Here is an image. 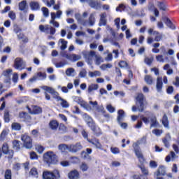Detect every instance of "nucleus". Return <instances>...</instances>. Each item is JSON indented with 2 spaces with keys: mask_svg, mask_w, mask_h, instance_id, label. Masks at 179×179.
<instances>
[{
  "mask_svg": "<svg viewBox=\"0 0 179 179\" xmlns=\"http://www.w3.org/2000/svg\"><path fill=\"white\" fill-rule=\"evenodd\" d=\"M134 153L137 159H138L139 163H141V165L138 166V169H140L141 171V174H140V176L148 177L149 176V169H148V168L145 166V162H146V159H145V157L142 153L141 147H139L138 144H136V146L134 147Z\"/></svg>",
  "mask_w": 179,
  "mask_h": 179,
  "instance_id": "1",
  "label": "nucleus"
},
{
  "mask_svg": "<svg viewBox=\"0 0 179 179\" xmlns=\"http://www.w3.org/2000/svg\"><path fill=\"white\" fill-rule=\"evenodd\" d=\"M140 118L141 120H138L137 124L134 126V128L136 129H141V127L143 126V122L145 125H148L149 122H150V128H157V127L159 125L156 115H152L150 118H149L143 115H141Z\"/></svg>",
  "mask_w": 179,
  "mask_h": 179,
  "instance_id": "2",
  "label": "nucleus"
},
{
  "mask_svg": "<svg viewBox=\"0 0 179 179\" xmlns=\"http://www.w3.org/2000/svg\"><path fill=\"white\" fill-rule=\"evenodd\" d=\"M145 103H146V98L145 97V95L142 93H139L136 96V105L137 106H133L131 108V110L134 113H136V111H139V113H143L145 111Z\"/></svg>",
  "mask_w": 179,
  "mask_h": 179,
  "instance_id": "3",
  "label": "nucleus"
},
{
  "mask_svg": "<svg viewBox=\"0 0 179 179\" xmlns=\"http://www.w3.org/2000/svg\"><path fill=\"white\" fill-rule=\"evenodd\" d=\"M41 89L45 91L44 92V94L46 100H48V101L51 100V96L50 94H52L53 99L57 100V101H59L62 99V97L59 96V93H58V92L55 91V90H54L51 87H49L47 85H43L41 87ZM48 93H50V94H48Z\"/></svg>",
  "mask_w": 179,
  "mask_h": 179,
  "instance_id": "4",
  "label": "nucleus"
},
{
  "mask_svg": "<svg viewBox=\"0 0 179 179\" xmlns=\"http://www.w3.org/2000/svg\"><path fill=\"white\" fill-rule=\"evenodd\" d=\"M43 162L48 166H52V164H57L58 156L52 151H48L43 154Z\"/></svg>",
  "mask_w": 179,
  "mask_h": 179,
  "instance_id": "5",
  "label": "nucleus"
},
{
  "mask_svg": "<svg viewBox=\"0 0 179 179\" xmlns=\"http://www.w3.org/2000/svg\"><path fill=\"white\" fill-rule=\"evenodd\" d=\"M43 179H59L61 177L59 171L55 169L53 171H45L42 175Z\"/></svg>",
  "mask_w": 179,
  "mask_h": 179,
  "instance_id": "6",
  "label": "nucleus"
},
{
  "mask_svg": "<svg viewBox=\"0 0 179 179\" xmlns=\"http://www.w3.org/2000/svg\"><path fill=\"white\" fill-rule=\"evenodd\" d=\"M21 141H22L25 149H31L33 148V139L29 134H24L22 135Z\"/></svg>",
  "mask_w": 179,
  "mask_h": 179,
  "instance_id": "7",
  "label": "nucleus"
},
{
  "mask_svg": "<svg viewBox=\"0 0 179 179\" xmlns=\"http://www.w3.org/2000/svg\"><path fill=\"white\" fill-rule=\"evenodd\" d=\"M1 150L3 155H8V159H12V157H13V150H9V145L8 143H3L1 147Z\"/></svg>",
  "mask_w": 179,
  "mask_h": 179,
  "instance_id": "8",
  "label": "nucleus"
},
{
  "mask_svg": "<svg viewBox=\"0 0 179 179\" xmlns=\"http://www.w3.org/2000/svg\"><path fill=\"white\" fill-rule=\"evenodd\" d=\"M82 149H83V146L80 143L69 145V152L71 153H78V152L82 150Z\"/></svg>",
  "mask_w": 179,
  "mask_h": 179,
  "instance_id": "9",
  "label": "nucleus"
},
{
  "mask_svg": "<svg viewBox=\"0 0 179 179\" xmlns=\"http://www.w3.org/2000/svg\"><path fill=\"white\" fill-rule=\"evenodd\" d=\"M13 72V70L12 69H8L6 71H3L2 73L3 76L6 77V80L4 82L6 83H8V85L12 84V79L10 77L12 76V73Z\"/></svg>",
  "mask_w": 179,
  "mask_h": 179,
  "instance_id": "10",
  "label": "nucleus"
},
{
  "mask_svg": "<svg viewBox=\"0 0 179 179\" xmlns=\"http://www.w3.org/2000/svg\"><path fill=\"white\" fill-rule=\"evenodd\" d=\"M27 108L30 114L37 115L43 113V109L38 106H32V109L29 106Z\"/></svg>",
  "mask_w": 179,
  "mask_h": 179,
  "instance_id": "11",
  "label": "nucleus"
},
{
  "mask_svg": "<svg viewBox=\"0 0 179 179\" xmlns=\"http://www.w3.org/2000/svg\"><path fill=\"white\" fill-rule=\"evenodd\" d=\"M14 68L15 69H20V71L24 69L23 67V59L21 57H17L14 61Z\"/></svg>",
  "mask_w": 179,
  "mask_h": 179,
  "instance_id": "12",
  "label": "nucleus"
},
{
  "mask_svg": "<svg viewBox=\"0 0 179 179\" xmlns=\"http://www.w3.org/2000/svg\"><path fill=\"white\" fill-rule=\"evenodd\" d=\"M88 142L92 145H94L96 149H100L103 150V145L100 143V140L99 138H94V140H89Z\"/></svg>",
  "mask_w": 179,
  "mask_h": 179,
  "instance_id": "13",
  "label": "nucleus"
},
{
  "mask_svg": "<svg viewBox=\"0 0 179 179\" xmlns=\"http://www.w3.org/2000/svg\"><path fill=\"white\" fill-rule=\"evenodd\" d=\"M107 13H103L100 15V20L99 26H106L107 25Z\"/></svg>",
  "mask_w": 179,
  "mask_h": 179,
  "instance_id": "14",
  "label": "nucleus"
},
{
  "mask_svg": "<svg viewBox=\"0 0 179 179\" xmlns=\"http://www.w3.org/2000/svg\"><path fill=\"white\" fill-rule=\"evenodd\" d=\"M18 7L19 10L24 12V13H27V1L26 0L20 2L18 4Z\"/></svg>",
  "mask_w": 179,
  "mask_h": 179,
  "instance_id": "15",
  "label": "nucleus"
},
{
  "mask_svg": "<svg viewBox=\"0 0 179 179\" xmlns=\"http://www.w3.org/2000/svg\"><path fill=\"white\" fill-rule=\"evenodd\" d=\"M166 175V166L163 165H160L155 172V176L157 177H160V176H164Z\"/></svg>",
  "mask_w": 179,
  "mask_h": 179,
  "instance_id": "16",
  "label": "nucleus"
},
{
  "mask_svg": "<svg viewBox=\"0 0 179 179\" xmlns=\"http://www.w3.org/2000/svg\"><path fill=\"white\" fill-rule=\"evenodd\" d=\"M19 118L23 120V121L29 122L31 120V116H30L27 112H21L19 113Z\"/></svg>",
  "mask_w": 179,
  "mask_h": 179,
  "instance_id": "17",
  "label": "nucleus"
},
{
  "mask_svg": "<svg viewBox=\"0 0 179 179\" xmlns=\"http://www.w3.org/2000/svg\"><path fill=\"white\" fill-rule=\"evenodd\" d=\"M163 21L164 22L165 24H166V26L169 27V29H171L172 30H176V25H174L173 22H171V20L169 17H164Z\"/></svg>",
  "mask_w": 179,
  "mask_h": 179,
  "instance_id": "18",
  "label": "nucleus"
},
{
  "mask_svg": "<svg viewBox=\"0 0 179 179\" xmlns=\"http://www.w3.org/2000/svg\"><path fill=\"white\" fill-rule=\"evenodd\" d=\"M68 176L69 179H79L80 177L79 171L76 169L71 171Z\"/></svg>",
  "mask_w": 179,
  "mask_h": 179,
  "instance_id": "19",
  "label": "nucleus"
},
{
  "mask_svg": "<svg viewBox=\"0 0 179 179\" xmlns=\"http://www.w3.org/2000/svg\"><path fill=\"white\" fill-rule=\"evenodd\" d=\"M12 145H13V149L15 150V152H19L21 149V145L22 143L19 140H13L12 141Z\"/></svg>",
  "mask_w": 179,
  "mask_h": 179,
  "instance_id": "20",
  "label": "nucleus"
},
{
  "mask_svg": "<svg viewBox=\"0 0 179 179\" xmlns=\"http://www.w3.org/2000/svg\"><path fill=\"white\" fill-rule=\"evenodd\" d=\"M124 118H125V111H124L122 109H120L117 110V122H122V121H124Z\"/></svg>",
  "mask_w": 179,
  "mask_h": 179,
  "instance_id": "21",
  "label": "nucleus"
},
{
  "mask_svg": "<svg viewBox=\"0 0 179 179\" xmlns=\"http://www.w3.org/2000/svg\"><path fill=\"white\" fill-rule=\"evenodd\" d=\"M49 127L52 131H57L58 129V127H59V122L55 120H50L49 122Z\"/></svg>",
  "mask_w": 179,
  "mask_h": 179,
  "instance_id": "22",
  "label": "nucleus"
},
{
  "mask_svg": "<svg viewBox=\"0 0 179 179\" xmlns=\"http://www.w3.org/2000/svg\"><path fill=\"white\" fill-rule=\"evenodd\" d=\"M156 89L157 92H162L163 89V78L162 77H158L157 78Z\"/></svg>",
  "mask_w": 179,
  "mask_h": 179,
  "instance_id": "23",
  "label": "nucleus"
},
{
  "mask_svg": "<svg viewBox=\"0 0 179 179\" xmlns=\"http://www.w3.org/2000/svg\"><path fill=\"white\" fill-rule=\"evenodd\" d=\"M74 100L76 103H78V104H80L82 107H87V106H89L80 96H76Z\"/></svg>",
  "mask_w": 179,
  "mask_h": 179,
  "instance_id": "24",
  "label": "nucleus"
},
{
  "mask_svg": "<svg viewBox=\"0 0 179 179\" xmlns=\"http://www.w3.org/2000/svg\"><path fill=\"white\" fill-rule=\"evenodd\" d=\"M29 6L31 10H40V3L38 1H31Z\"/></svg>",
  "mask_w": 179,
  "mask_h": 179,
  "instance_id": "25",
  "label": "nucleus"
},
{
  "mask_svg": "<svg viewBox=\"0 0 179 179\" xmlns=\"http://www.w3.org/2000/svg\"><path fill=\"white\" fill-rule=\"evenodd\" d=\"M18 40H22L23 44H27L29 43V38L24 35L23 33H20L17 35Z\"/></svg>",
  "mask_w": 179,
  "mask_h": 179,
  "instance_id": "26",
  "label": "nucleus"
},
{
  "mask_svg": "<svg viewBox=\"0 0 179 179\" xmlns=\"http://www.w3.org/2000/svg\"><path fill=\"white\" fill-rule=\"evenodd\" d=\"M162 125H164V128H169V117H167V115L166 113L164 114L162 118Z\"/></svg>",
  "mask_w": 179,
  "mask_h": 179,
  "instance_id": "27",
  "label": "nucleus"
},
{
  "mask_svg": "<svg viewBox=\"0 0 179 179\" xmlns=\"http://www.w3.org/2000/svg\"><path fill=\"white\" fill-rule=\"evenodd\" d=\"M144 80L145 83H147V85H149L150 86H152V85H153V83L155 82V80H153V77H152V76L150 75L145 76Z\"/></svg>",
  "mask_w": 179,
  "mask_h": 179,
  "instance_id": "28",
  "label": "nucleus"
},
{
  "mask_svg": "<svg viewBox=\"0 0 179 179\" xmlns=\"http://www.w3.org/2000/svg\"><path fill=\"white\" fill-rule=\"evenodd\" d=\"M4 122L8 123L10 122V114L8 110H6L3 113Z\"/></svg>",
  "mask_w": 179,
  "mask_h": 179,
  "instance_id": "29",
  "label": "nucleus"
},
{
  "mask_svg": "<svg viewBox=\"0 0 179 179\" xmlns=\"http://www.w3.org/2000/svg\"><path fill=\"white\" fill-rule=\"evenodd\" d=\"M89 5L91 8H93L94 9H100V8H101V4L96 1H91L90 2Z\"/></svg>",
  "mask_w": 179,
  "mask_h": 179,
  "instance_id": "30",
  "label": "nucleus"
},
{
  "mask_svg": "<svg viewBox=\"0 0 179 179\" xmlns=\"http://www.w3.org/2000/svg\"><path fill=\"white\" fill-rule=\"evenodd\" d=\"M58 149L59 150H61L62 153H64L66 152V150L69 151V145L66 144H59L58 145Z\"/></svg>",
  "mask_w": 179,
  "mask_h": 179,
  "instance_id": "31",
  "label": "nucleus"
},
{
  "mask_svg": "<svg viewBox=\"0 0 179 179\" xmlns=\"http://www.w3.org/2000/svg\"><path fill=\"white\" fill-rule=\"evenodd\" d=\"M158 8L159 10H163V12H166L167 10V5L163 1L158 2Z\"/></svg>",
  "mask_w": 179,
  "mask_h": 179,
  "instance_id": "32",
  "label": "nucleus"
},
{
  "mask_svg": "<svg viewBox=\"0 0 179 179\" xmlns=\"http://www.w3.org/2000/svg\"><path fill=\"white\" fill-rule=\"evenodd\" d=\"M11 128L14 131H20V129H22V124H20V123L13 122L11 124Z\"/></svg>",
  "mask_w": 179,
  "mask_h": 179,
  "instance_id": "33",
  "label": "nucleus"
},
{
  "mask_svg": "<svg viewBox=\"0 0 179 179\" xmlns=\"http://www.w3.org/2000/svg\"><path fill=\"white\" fill-rule=\"evenodd\" d=\"M99 89V85L97 84H91L88 86L87 92L88 93H92L93 90H97Z\"/></svg>",
  "mask_w": 179,
  "mask_h": 179,
  "instance_id": "34",
  "label": "nucleus"
},
{
  "mask_svg": "<svg viewBox=\"0 0 179 179\" xmlns=\"http://www.w3.org/2000/svg\"><path fill=\"white\" fill-rule=\"evenodd\" d=\"M91 130L94 132L96 136H100L101 135V129H100L97 126L94 127V128L91 129Z\"/></svg>",
  "mask_w": 179,
  "mask_h": 179,
  "instance_id": "35",
  "label": "nucleus"
},
{
  "mask_svg": "<svg viewBox=\"0 0 179 179\" xmlns=\"http://www.w3.org/2000/svg\"><path fill=\"white\" fill-rule=\"evenodd\" d=\"M29 174L30 176H32V177H38V171H37V168H31L29 171Z\"/></svg>",
  "mask_w": 179,
  "mask_h": 179,
  "instance_id": "36",
  "label": "nucleus"
},
{
  "mask_svg": "<svg viewBox=\"0 0 179 179\" xmlns=\"http://www.w3.org/2000/svg\"><path fill=\"white\" fill-rule=\"evenodd\" d=\"M80 169L85 173V171H87L89 170V165L86 164V162H82V164L80 166Z\"/></svg>",
  "mask_w": 179,
  "mask_h": 179,
  "instance_id": "37",
  "label": "nucleus"
},
{
  "mask_svg": "<svg viewBox=\"0 0 179 179\" xmlns=\"http://www.w3.org/2000/svg\"><path fill=\"white\" fill-rule=\"evenodd\" d=\"M59 101H62L60 103V106H62V108H68L69 107V103H68V101L62 98Z\"/></svg>",
  "mask_w": 179,
  "mask_h": 179,
  "instance_id": "38",
  "label": "nucleus"
},
{
  "mask_svg": "<svg viewBox=\"0 0 179 179\" xmlns=\"http://www.w3.org/2000/svg\"><path fill=\"white\" fill-rule=\"evenodd\" d=\"M4 179H12V170L6 169L4 173Z\"/></svg>",
  "mask_w": 179,
  "mask_h": 179,
  "instance_id": "39",
  "label": "nucleus"
},
{
  "mask_svg": "<svg viewBox=\"0 0 179 179\" xmlns=\"http://www.w3.org/2000/svg\"><path fill=\"white\" fill-rule=\"evenodd\" d=\"M59 41L61 42L62 43V45L60 47V49L62 50V51H64V50H66V45L68 44V41L61 38L59 40Z\"/></svg>",
  "mask_w": 179,
  "mask_h": 179,
  "instance_id": "40",
  "label": "nucleus"
},
{
  "mask_svg": "<svg viewBox=\"0 0 179 179\" xmlns=\"http://www.w3.org/2000/svg\"><path fill=\"white\" fill-rule=\"evenodd\" d=\"M118 66H120V68H128L129 65L126 61L120 60L118 63Z\"/></svg>",
  "mask_w": 179,
  "mask_h": 179,
  "instance_id": "41",
  "label": "nucleus"
},
{
  "mask_svg": "<svg viewBox=\"0 0 179 179\" xmlns=\"http://www.w3.org/2000/svg\"><path fill=\"white\" fill-rule=\"evenodd\" d=\"M101 76V73L99 71H90L89 72V76H90V78H94V76Z\"/></svg>",
  "mask_w": 179,
  "mask_h": 179,
  "instance_id": "42",
  "label": "nucleus"
},
{
  "mask_svg": "<svg viewBox=\"0 0 179 179\" xmlns=\"http://www.w3.org/2000/svg\"><path fill=\"white\" fill-rule=\"evenodd\" d=\"M29 157L31 160H38V155H37V153L34 151H31L29 153Z\"/></svg>",
  "mask_w": 179,
  "mask_h": 179,
  "instance_id": "43",
  "label": "nucleus"
},
{
  "mask_svg": "<svg viewBox=\"0 0 179 179\" xmlns=\"http://www.w3.org/2000/svg\"><path fill=\"white\" fill-rule=\"evenodd\" d=\"M101 69H102V71H106V69H110L111 68H113V64L108 63V64H103L101 66H100Z\"/></svg>",
  "mask_w": 179,
  "mask_h": 179,
  "instance_id": "44",
  "label": "nucleus"
},
{
  "mask_svg": "<svg viewBox=\"0 0 179 179\" xmlns=\"http://www.w3.org/2000/svg\"><path fill=\"white\" fill-rule=\"evenodd\" d=\"M95 22H96V19L94 18V15L90 14L89 17L90 26H94Z\"/></svg>",
  "mask_w": 179,
  "mask_h": 179,
  "instance_id": "45",
  "label": "nucleus"
},
{
  "mask_svg": "<svg viewBox=\"0 0 179 179\" xmlns=\"http://www.w3.org/2000/svg\"><path fill=\"white\" fill-rule=\"evenodd\" d=\"M12 81L15 85L19 82V74H17V73H14L13 74Z\"/></svg>",
  "mask_w": 179,
  "mask_h": 179,
  "instance_id": "46",
  "label": "nucleus"
},
{
  "mask_svg": "<svg viewBox=\"0 0 179 179\" xmlns=\"http://www.w3.org/2000/svg\"><path fill=\"white\" fill-rule=\"evenodd\" d=\"M110 152L111 153H113V155H118L120 153L121 151L120 150V148L117 147H111Z\"/></svg>",
  "mask_w": 179,
  "mask_h": 179,
  "instance_id": "47",
  "label": "nucleus"
},
{
  "mask_svg": "<svg viewBox=\"0 0 179 179\" xmlns=\"http://www.w3.org/2000/svg\"><path fill=\"white\" fill-rule=\"evenodd\" d=\"M41 10L45 17H48L50 16V11L46 7H42Z\"/></svg>",
  "mask_w": 179,
  "mask_h": 179,
  "instance_id": "48",
  "label": "nucleus"
},
{
  "mask_svg": "<svg viewBox=\"0 0 179 179\" xmlns=\"http://www.w3.org/2000/svg\"><path fill=\"white\" fill-rule=\"evenodd\" d=\"M154 58L153 57H145L144 59V62H145V64H146L147 65H152L153 61H154Z\"/></svg>",
  "mask_w": 179,
  "mask_h": 179,
  "instance_id": "49",
  "label": "nucleus"
},
{
  "mask_svg": "<svg viewBox=\"0 0 179 179\" xmlns=\"http://www.w3.org/2000/svg\"><path fill=\"white\" fill-rule=\"evenodd\" d=\"M39 30L42 31V33H45V31H48V30H50V28L48 27V25L44 27V25L41 24L39 25Z\"/></svg>",
  "mask_w": 179,
  "mask_h": 179,
  "instance_id": "50",
  "label": "nucleus"
},
{
  "mask_svg": "<svg viewBox=\"0 0 179 179\" xmlns=\"http://www.w3.org/2000/svg\"><path fill=\"white\" fill-rule=\"evenodd\" d=\"M8 17H10L11 20H16V13L13 10L10 11L8 13Z\"/></svg>",
  "mask_w": 179,
  "mask_h": 179,
  "instance_id": "51",
  "label": "nucleus"
},
{
  "mask_svg": "<svg viewBox=\"0 0 179 179\" xmlns=\"http://www.w3.org/2000/svg\"><path fill=\"white\" fill-rule=\"evenodd\" d=\"M71 160L73 164H78V163H79V162H80V159H79V157H71Z\"/></svg>",
  "mask_w": 179,
  "mask_h": 179,
  "instance_id": "52",
  "label": "nucleus"
},
{
  "mask_svg": "<svg viewBox=\"0 0 179 179\" xmlns=\"http://www.w3.org/2000/svg\"><path fill=\"white\" fill-rule=\"evenodd\" d=\"M72 113L73 114H80V109L79 108V107L75 106L72 108Z\"/></svg>",
  "mask_w": 179,
  "mask_h": 179,
  "instance_id": "53",
  "label": "nucleus"
},
{
  "mask_svg": "<svg viewBox=\"0 0 179 179\" xmlns=\"http://www.w3.org/2000/svg\"><path fill=\"white\" fill-rule=\"evenodd\" d=\"M166 93L167 94H173L174 93V87L169 86L166 89Z\"/></svg>",
  "mask_w": 179,
  "mask_h": 179,
  "instance_id": "54",
  "label": "nucleus"
},
{
  "mask_svg": "<svg viewBox=\"0 0 179 179\" xmlns=\"http://www.w3.org/2000/svg\"><path fill=\"white\" fill-rule=\"evenodd\" d=\"M86 75H87V71H86V69H85L79 73L80 78H86Z\"/></svg>",
  "mask_w": 179,
  "mask_h": 179,
  "instance_id": "55",
  "label": "nucleus"
},
{
  "mask_svg": "<svg viewBox=\"0 0 179 179\" xmlns=\"http://www.w3.org/2000/svg\"><path fill=\"white\" fill-rule=\"evenodd\" d=\"M70 59H73V61H79L80 57L77 55L73 54L70 55Z\"/></svg>",
  "mask_w": 179,
  "mask_h": 179,
  "instance_id": "56",
  "label": "nucleus"
},
{
  "mask_svg": "<svg viewBox=\"0 0 179 179\" xmlns=\"http://www.w3.org/2000/svg\"><path fill=\"white\" fill-rule=\"evenodd\" d=\"M156 60L157 62H164V59L163 58V55H158L156 56Z\"/></svg>",
  "mask_w": 179,
  "mask_h": 179,
  "instance_id": "57",
  "label": "nucleus"
},
{
  "mask_svg": "<svg viewBox=\"0 0 179 179\" xmlns=\"http://www.w3.org/2000/svg\"><path fill=\"white\" fill-rule=\"evenodd\" d=\"M133 179H149L148 177H145L143 175H134Z\"/></svg>",
  "mask_w": 179,
  "mask_h": 179,
  "instance_id": "58",
  "label": "nucleus"
},
{
  "mask_svg": "<svg viewBox=\"0 0 179 179\" xmlns=\"http://www.w3.org/2000/svg\"><path fill=\"white\" fill-rule=\"evenodd\" d=\"M106 108L108 110V111L110 113H114V111H115V108H114L112 105H108L106 106Z\"/></svg>",
  "mask_w": 179,
  "mask_h": 179,
  "instance_id": "59",
  "label": "nucleus"
},
{
  "mask_svg": "<svg viewBox=\"0 0 179 179\" xmlns=\"http://www.w3.org/2000/svg\"><path fill=\"white\" fill-rule=\"evenodd\" d=\"M150 167L152 169H156V167H157V162H156V161L151 160L150 162Z\"/></svg>",
  "mask_w": 179,
  "mask_h": 179,
  "instance_id": "60",
  "label": "nucleus"
},
{
  "mask_svg": "<svg viewBox=\"0 0 179 179\" xmlns=\"http://www.w3.org/2000/svg\"><path fill=\"white\" fill-rule=\"evenodd\" d=\"M120 22H121V19L120 18H116L115 20V24L118 30H120Z\"/></svg>",
  "mask_w": 179,
  "mask_h": 179,
  "instance_id": "61",
  "label": "nucleus"
},
{
  "mask_svg": "<svg viewBox=\"0 0 179 179\" xmlns=\"http://www.w3.org/2000/svg\"><path fill=\"white\" fill-rule=\"evenodd\" d=\"M73 72H75V70L72 68L68 69L66 71V73L68 76H71L72 75V73H73Z\"/></svg>",
  "mask_w": 179,
  "mask_h": 179,
  "instance_id": "62",
  "label": "nucleus"
},
{
  "mask_svg": "<svg viewBox=\"0 0 179 179\" xmlns=\"http://www.w3.org/2000/svg\"><path fill=\"white\" fill-rule=\"evenodd\" d=\"M87 124L90 127V129H92L96 126V124L93 121H88Z\"/></svg>",
  "mask_w": 179,
  "mask_h": 179,
  "instance_id": "63",
  "label": "nucleus"
},
{
  "mask_svg": "<svg viewBox=\"0 0 179 179\" xmlns=\"http://www.w3.org/2000/svg\"><path fill=\"white\" fill-rule=\"evenodd\" d=\"M80 155H81V157H83L85 159H87L88 157H90V156H89V155L87 154V152H86V151H82Z\"/></svg>",
  "mask_w": 179,
  "mask_h": 179,
  "instance_id": "64",
  "label": "nucleus"
}]
</instances>
